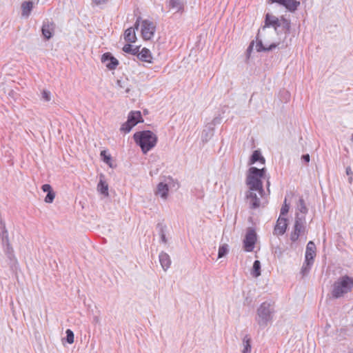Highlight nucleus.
Wrapping results in <instances>:
<instances>
[{
	"instance_id": "f257e3e1",
	"label": "nucleus",
	"mask_w": 353,
	"mask_h": 353,
	"mask_svg": "<svg viewBox=\"0 0 353 353\" xmlns=\"http://www.w3.org/2000/svg\"><path fill=\"white\" fill-rule=\"evenodd\" d=\"M276 312L275 305L273 301H266L263 302L256 310L255 321L259 327L264 329L273 321Z\"/></svg>"
},
{
	"instance_id": "f03ea898",
	"label": "nucleus",
	"mask_w": 353,
	"mask_h": 353,
	"mask_svg": "<svg viewBox=\"0 0 353 353\" xmlns=\"http://www.w3.org/2000/svg\"><path fill=\"white\" fill-rule=\"evenodd\" d=\"M134 139L144 154L152 149L157 143V135L150 130L136 132L134 134Z\"/></svg>"
},
{
	"instance_id": "7ed1b4c3",
	"label": "nucleus",
	"mask_w": 353,
	"mask_h": 353,
	"mask_svg": "<svg viewBox=\"0 0 353 353\" xmlns=\"http://www.w3.org/2000/svg\"><path fill=\"white\" fill-rule=\"evenodd\" d=\"M353 288V278L347 275L341 276L332 285L331 292L332 296L334 299H339L344 294L350 292Z\"/></svg>"
},
{
	"instance_id": "20e7f679",
	"label": "nucleus",
	"mask_w": 353,
	"mask_h": 353,
	"mask_svg": "<svg viewBox=\"0 0 353 353\" xmlns=\"http://www.w3.org/2000/svg\"><path fill=\"white\" fill-rule=\"evenodd\" d=\"M306 234V221L304 215H300L296 213L295 222L294 225V231L290 234V240L296 242L300 236Z\"/></svg>"
},
{
	"instance_id": "39448f33",
	"label": "nucleus",
	"mask_w": 353,
	"mask_h": 353,
	"mask_svg": "<svg viewBox=\"0 0 353 353\" xmlns=\"http://www.w3.org/2000/svg\"><path fill=\"white\" fill-rule=\"evenodd\" d=\"M246 184L249 186L251 191H257L262 194L263 190L261 178L258 174H253L250 168L248 170Z\"/></svg>"
},
{
	"instance_id": "423d86ee",
	"label": "nucleus",
	"mask_w": 353,
	"mask_h": 353,
	"mask_svg": "<svg viewBox=\"0 0 353 353\" xmlns=\"http://www.w3.org/2000/svg\"><path fill=\"white\" fill-rule=\"evenodd\" d=\"M156 26L149 20H143L141 23V34L144 40L151 39L155 32Z\"/></svg>"
},
{
	"instance_id": "0eeeda50",
	"label": "nucleus",
	"mask_w": 353,
	"mask_h": 353,
	"mask_svg": "<svg viewBox=\"0 0 353 353\" xmlns=\"http://www.w3.org/2000/svg\"><path fill=\"white\" fill-rule=\"evenodd\" d=\"M256 241V234L254 229L249 228L243 240L244 249L247 252H252Z\"/></svg>"
},
{
	"instance_id": "6e6552de",
	"label": "nucleus",
	"mask_w": 353,
	"mask_h": 353,
	"mask_svg": "<svg viewBox=\"0 0 353 353\" xmlns=\"http://www.w3.org/2000/svg\"><path fill=\"white\" fill-rule=\"evenodd\" d=\"M56 25L53 21L46 20L43 22L41 33L46 40L50 39L54 33Z\"/></svg>"
},
{
	"instance_id": "1a4fd4ad",
	"label": "nucleus",
	"mask_w": 353,
	"mask_h": 353,
	"mask_svg": "<svg viewBox=\"0 0 353 353\" xmlns=\"http://www.w3.org/2000/svg\"><path fill=\"white\" fill-rule=\"evenodd\" d=\"M3 245L5 246V248H4L5 254H6L7 257L10 260V266L11 269L16 270L17 268L18 263H17V261L16 258L14 257V251H13V249H12L10 243H9V240H8V241H5V243H3Z\"/></svg>"
},
{
	"instance_id": "9d476101",
	"label": "nucleus",
	"mask_w": 353,
	"mask_h": 353,
	"mask_svg": "<svg viewBox=\"0 0 353 353\" xmlns=\"http://www.w3.org/2000/svg\"><path fill=\"white\" fill-rule=\"evenodd\" d=\"M269 1L272 3H279L292 12H295L300 6V2L296 0H269Z\"/></svg>"
},
{
	"instance_id": "9b49d317",
	"label": "nucleus",
	"mask_w": 353,
	"mask_h": 353,
	"mask_svg": "<svg viewBox=\"0 0 353 353\" xmlns=\"http://www.w3.org/2000/svg\"><path fill=\"white\" fill-rule=\"evenodd\" d=\"M101 62L110 70L116 69L119 61L110 52H105L101 57Z\"/></svg>"
},
{
	"instance_id": "f8f14e48",
	"label": "nucleus",
	"mask_w": 353,
	"mask_h": 353,
	"mask_svg": "<svg viewBox=\"0 0 353 353\" xmlns=\"http://www.w3.org/2000/svg\"><path fill=\"white\" fill-rule=\"evenodd\" d=\"M288 227V219L279 216L276 221L273 234L276 236H281L285 234Z\"/></svg>"
},
{
	"instance_id": "ddd939ff",
	"label": "nucleus",
	"mask_w": 353,
	"mask_h": 353,
	"mask_svg": "<svg viewBox=\"0 0 353 353\" xmlns=\"http://www.w3.org/2000/svg\"><path fill=\"white\" fill-rule=\"evenodd\" d=\"M279 19L276 17L270 14L267 13L265 14V25L263 26L262 30H265L266 28L272 26L274 27L275 31L278 30V24L279 22Z\"/></svg>"
},
{
	"instance_id": "4468645a",
	"label": "nucleus",
	"mask_w": 353,
	"mask_h": 353,
	"mask_svg": "<svg viewBox=\"0 0 353 353\" xmlns=\"http://www.w3.org/2000/svg\"><path fill=\"white\" fill-rule=\"evenodd\" d=\"M316 256V245L312 241H309L306 246L305 250V261H312Z\"/></svg>"
},
{
	"instance_id": "2eb2a0df",
	"label": "nucleus",
	"mask_w": 353,
	"mask_h": 353,
	"mask_svg": "<svg viewBox=\"0 0 353 353\" xmlns=\"http://www.w3.org/2000/svg\"><path fill=\"white\" fill-rule=\"evenodd\" d=\"M246 198L249 200L250 208L256 209L259 207L260 199L257 196L256 194L253 192V191L250 190L246 194Z\"/></svg>"
},
{
	"instance_id": "dca6fc26",
	"label": "nucleus",
	"mask_w": 353,
	"mask_h": 353,
	"mask_svg": "<svg viewBox=\"0 0 353 353\" xmlns=\"http://www.w3.org/2000/svg\"><path fill=\"white\" fill-rule=\"evenodd\" d=\"M159 258L162 268L166 271L171 265L170 256L167 253L161 252L159 256Z\"/></svg>"
},
{
	"instance_id": "f3484780",
	"label": "nucleus",
	"mask_w": 353,
	"mask_h": 353,
	"mask_svg": "<svg viewBox=\"0 0 353 353\" xmlns=\"http://www.w3.org/2000/svg\"><path fill=\"white\" fill-rule=\"evenodd\" d=\"M169 188L166 183H159L157 185L156 194L159 195L162 199H166L168 195Z\"/></svg>"
},
{
	"instance_id": "a211bd4d",
	"label": "nucleus",
	"mask_w": 353,
	"mask_h": 353,
	"mask_svg": "<svg viewBox=\"0 0 353 353\" xmlns=\"http://www.w3.org/2000/svg\"><path fill=\"white\" fill-rule=\"evenodd\" d=\"M137 56V58L142 61L152 63L151 52L145 48H143L140 52L139 51Z\"/></svg>"
},
{
	"instance_id": "6ab92c4d",
	"label": "nucleus",
	"mask_w": 353,
	"mask_h": 353,
	"mask_svg": "<svg viewBox=\"0 0 353 353\" xmlns=\"http://www.w3.org/2000/svg\"><path fill=\"white\" fill-rule=\"evenodd\" d=\"M129 123H131L132 125H136L137 123L143 122L141 114L139 111L131 112L128 117Z\"/></svg>"
},
{
	"instance_id": "aec40b11",
	"label": "nucleus",
	"mask_w": 353,
	"mask_h": 353,
	"mask_svg": "<svg viewBox=\"0 0 353 353\" xmlns=\"http://www.w3.org/2000/svg\"><path fill=\"white\" fill-rule=\"evenodd\" d=\"M214 128L212 125L207 126L202 132L201 141L203 143H207L214 135Z\"/></svg>"
},
{
	"instance_id": "412c9836",
	"label": "nucleus",
	"mask_w": 353,
	"mask_h": 353,
	"mask_svg": "<svg viewBox=\"0 0 353 353\" xmlns=\"http://www.w3.org/2000/svg\"><path fill=\"white\" fill-rule=\"evenodd\" d=\"M281 28L282 31L285 34H288L290 32L291 23L290 21L282 17L279 22L278 28Z\"/></svg>"
},
{
	"instance_id": "4be33fe9",
	"label": "nucleus",
	"mask_w": 353,
	"mask_h": 353,
	"mask_svg": "<svg viewBox=\"0 0 353 353\" xmlns=\"http://www.w3.org/2000/svg\"><path fill=\"white\" fill-rule=\"evenodd\" d=\"M124 39L129 43H134L137 40L134 28H128L124 32Z\"/></svg>"
},
{
	"instance_id": "5701e85b",
	"label": "nucleus",
	"mask_w": 353,
	"mask_h": 353,
	"mask_svg": "<svg viewBox=\"0 0 353 353\" xmlns=\"http://www.w3.org/2000/svg\"><path fill=\"white\" fill-rule=\"evenodd\" d=\"M257 161H259L261 163L264 164L265 162V159L261 155V153L259 150H254L250 157L249 164H254Z\"/></svg>"
},
{
	"instance_id": "b1692460",
	"label": "nucleus",
	"mask_w": 353,
	"mask_h": 353,
	"mask_svg": "<svg viewBox=\"0 0 353 353\" xmlns=\"http://www.w3.org/2000/svg\"><path fill=\"white\" fill-rule=\"evenodd\" d=\"M296 210L300 215H305L308 212V208L306 206L304 199L301 197L299 199L296 205Z\"/></svg>"
},
{
	"instance_id": "393cba45",
	"label": "nucleus",
	"mask_w": 353,
	"mask_h": 353,
	"mask_svg": "<svg viewBox=\"0 0 353 353\" xmlns=\"http://www.w3.org/2000/svg\"><path fill=\"white\" fill-rule=\"evenodd\" d=\"M170 8L176 9V12H181L183 10V0H170L168 2Z\"/></svg>"
},
{
	"instance_id": "a878e982",
	"label": "nucleus",
	"mask_w": 353,
	"mask_h": 353,
	"mask_svg": "<svg viewBox=\"0 0 353 353\" xmlns=\"http://www.w3.org/2000/svg\"><path fill=\"white\" fill-rule=\"evenodd\" d=\"M33 8V3L30 1H24L21 4L22 15L28 17Z\"/></svg>"
},
{
	"instance_id": "bb28decb",
	"label": "nucleus",
	"mask_w": 353,
	"mask_h": 353,
	"mask_svg": "<svg viewBox=\"0 0 353 353\" xmlns=\"http://www.w3.org/2000/svg\"><path fill=\"white\" fill-rule=\"evenodd\" d=\"M243 349L242 353H251V338L249 335H245L243 339Z\"/></svg>"
},
{
	"instance_id": "cd10ccee",
	"label": "nucleus",
	"mask_w": 353,
	"mask_h": 353,
	"mask_svg": "<svg viewBox=\"0 0 353 353\" xmlns=\"http://www.w3.org/2000/svg\"><path fill=\"white\" fill-rule=\"evenodd\" d=\"M97 190L101 194L105 196H108L109 195L108 185L105 181L102 180L101 179H100L97 185Z\"/></svg>"
},
{
	"instance_id": "c85d7f7f",
	"label": "nucleus",
	"mask_w": 353,
	"mask_h": 353,
	"mask_svg": "<svg viewBox=\"0 0 353 353\" xmlns=\"http://www.w3.org/2000/svg\"><path fill=\"white\" fill-rule=\"evenodd\" d=\"M277 46L278 44L272 43L268 48H265L263 44L262 41L259 40L257 41L256 42V48L258 52H266L272 50V49L275 48Z\"/></svg>"
},
{
	"instance_id": "c756f323",
	"label": "nucleus",
	"mask_w": 353,
	"mask_h": 353,
	"mask_svg": "<svg viewBox=\"0 0 353 353\" xmlns=\"http://www.w3.org/2000/svg\"><path fill=\"white\" fill-rule=\"evenodd\" d=\"M0 237L2 240V243H4L5 241H8V232L6 229L4 223L0 219Z\"/></svg>"
},
{
	"instance_id": "7c9ffc66",
	"label": "nucleus",
	"mask_w": 353,
	"mask_h": 353,
	"mask_svg": "<svg viewBox=\"0 0 353 353\" xmlns=\"http://www.w3.org/2000/svg\"><path fill=\"white\" fill-rule=\"evenodd\" d=\"M251 274L256 278L261 275V263L259 261H254Z\"/></svg>"
},
{
	"instance_id": "2f4dec72",
	"label": "nucleus",
	"mask_w": 353,
	"mask_h": 353,
	"mask_svg": "<svg viewBox=\"0 0 353 353\" xmlns=\"http://www.w3.org/2000/svg\"><path fill=\"white\" fill-rule=\"evenodd\" d=\"M101 157L104 163L108 164L110 168H112V157L110 154H108L107 153L106 150H102L101 152Z\"/></svg>"
},
{
	"instance_id": "473e14b6",
	"label": "nucleus",
	"mask_w": 353,
	"mask_h": 353,
	"mask_svg": "<svg viewBox=\"0 0 353 353\" xmlns=\"http://www.w3.org/2000/svg\"><path fill=\"white\" fill-rule=\"evenodd\" d=\"M139 47L133 48L132 46L130 43L125 44L123 48V50L125 52L131 54L132 55H137L139 52Z\"/></svg>"
},
{
	"instance_id": "72a5a7b5",
	"label": "nucleus",
	"mask_w": 353,
	"mask_h": 353,
	"mask_svg": "<svg viewBox=\"0 0 353 353\" xmlns=\"http://www.w3.org/2000/svg\"><path fill=\"white\" fill-rule=\"evenodd\" d=\"M313 263H314V261H307L305 260V262L303 263V265L302 266L301 271L303 276H305L309 273V272L311 269V267L313 265Z\"/></svg>"
},
{
	"instance_id": "f704fd0d",
	"label": "nucleus",
	"mask_w": 353,
	"mask_h": 353,
	"mask_svg": "<svg viewBox=\"0 0 353 353\" xmlns=\"http://www.w3.org/2000/svg\"><path fill=\"white\" fill-rule=\"evenodd\" d=\"M228 245L227 244L221 245L219 248L218 258H222L228 253Z\"/></svg>"
},
{
	"instance_id": "c9c22d12",
	"label": "nucleus",
	"mask_w": 353,
	"mask_h": 353,
	"mask_svg": "<svg viewBox=\"0 0 353 353\" xmlns=\"http://www.w3.org/2000/svg\"><path fill=\"white\" fill-rule=\"evenodd\" d=\"M250 168H251L252 172H253V174H258V176H259L261 179L265 178V174L266 172L265 168L259 169L256 167H251Z\"/></svg>"
},
{
	"instance_id": "e433bc0d",
	"label": "nucleus",
	"mask_w": 353,
	"mask_h": 353,
	"mask_svg": "<svg viewBox=\"0 0 353 353\" xmlns=\"http://www.w3.org/2000/svg\"><path fill=\"white\" fill-rule=\"evenodd\" d=\"M132 124L131 123H129V121L127 120L126 122H125L121 127L120 130L121 132H123L125 133H128L130 132L132 128L134 127V125H132Z\"/></svg>"
},
{
	"instance_id": "4c0bfd02",
	"label": "nucleus",
	"mask_w": 353,
	"mask_h": 353,
	"mask_svg": "<svg viewBox=\"0 0 353 353\" xmlns=\"http://www.w3.org/2000/svg\"><path fill=\"white\" fill-rule=\"evenodd\" d=\"M65 334H66V337H65L66 341L69 344L73 343H74V333H73V332L71 330L68 329L65 331Z\"/></svg>"
},
{
	"instance_id": "58836bf2",
	"label": "nucleus",
	"mask_w": 353,
	"mask_h": 353,
	"mask_svg": "<svg viewBox=\"0 0 353 353\" xmlns=\"http://www.w3.org/2000/svg\"><path fill=\"white\" fill-rule=\"evenodd\" d=\"M290 209L289 205L286 203V199H285L284 203L281 209L280 216L283 217L284 215L287 214Z\"/></svg>"
},
{
	"instance_id": "ea45409f",
	"label": "nucleus",
	"mask_w": 353,
	"mask_h": 353,
	"mask_svg": "<svg viewBox=\"0 0 353 353\" xmlns=\"http://www.w3.org/2000/svg\"><path fill=\"white\" fill-rule=\"evenodd\" d=\"M41 98L45 101H50L51 100V93L50 91L44 90L41 92Z\"/></svg>"
},
{
	"instance_id": "a19ab883",
	"label": "nucleus",
	"mask_w": 353,
	"mask_h": 353,
	"mask_svg": "<svg viewBox=\"0 0 353 353\" xmlns=\"http://www.w3.org/2000/svg\"><path fill=\"white\" fill-rule=\"evenodd\" d=\"M54 197L55 193L54 192V191L49 192L48 193H47V195L45 198V202L48 203H51L53 202Z\"/></svg>"
},
{
	"instance_id": "79ce46f5",
	"label": "nucleus",
	"mask_w": 353,
	"mask_h": 353,
	"mask_svg": "<svg viewBox=\"0 0 353 353\" xmlns=\"http://www.w3.org/2000/svg\"><path fill=\"white\" fill-rule=\"evenodd\" d=\"M345 172L346 174L349 176L348 182L351 184L353 181V172L350 167H347Z\"/></svg>"
},
{
	"instance_id": "37998d69",
	"label": "nucleus",
	"mask_w": 353,
	"mask_h": 353,
	"mask_svg": "<svg viewBox=\"0 0 353 353\" xmlns=\"http://www.w3.org/2000/svg\"><path fill=\"white\" fill-rule=\"evenodd\" d=\"M41 190L45 192H47L48 193L49 192H52L53 191L52 187L49 184H44L41 186Z\"/></svg>"
},
{
	"instance_id": "c03bdc74",
	"label": "nucleus",
	"mask_w": 353,
	"mask_h": 353,
	"mask_svg": "<svg viewBox=\"0 0 353 353\" xmlns=\"http://www.w3.org/2000/svg\"><path fill=\"white\" fill-rule=\"evenodd\" d=\"M160 236H161V241L164 243H167V239L165 237V232H164V230L163 228H161L160 230Z\"/></svg>"
},
{
	"instance_id": "a18cd8bd",
	"label": "nucleus",
	"mask_w": 353,
	"mask_h": 353,
	"mask_svg": "<svg viewBox=\"0 0 353 353\" xmlns=\"http://www.w3.org/2000/svg\"><path fill=\"white\" fill-rule=\"evenodd\" d=\"M109 0H92L93 3L96 6H100L106 3Z\"/></svg>"
},
{
	"instance_id": "49530a36",
	"label": "nucleus",
	"mask_w": 353,
	"mask_h": 353,
	"mask_svg": "<svg viewBox=\"0 0 353 353\" xmlns=\"http://www.w3.org/2000/svg\"><path fill=\"white\" fill-rule=\"evenodd\" d=\"M302 160L307 163L310 162V155L308 154H303L301 157Z\"/></svg>"
},
{
	"instance_id": "de8ad7c7",
	"label": "nucleus",
	"mask_w": 353,
	"mask_h": 353,
	"mask_svg": "<svg viewBox=\"0 0 353 353\" xmlns=\"http://www.w3.org/2000/svg\"><path fill=\"white\" fill-rule=\"evenodd\" d=\"M140 20H141V17H138L135 23H134V27L133 28H134V30H138L139 28V23H140Z\"/></svg>"
},
{
	"instance_id": "09e8293b",
	"label": "nucleus",
	"mask_w": 353,
	"mask_h": 353,
	"mask_svg": "<svg viewBox=\"0 0 353 353\" xmlns=\"http://www.w3.org/2000/svg\"><path fill=\"white\" fill-rule=\"evenodd\" d=\"M219 121H220V119H219L218 117L214 118V119H213V121H212V125H216V123H219Z\"/></svg>"
},
{
	"instance_id": "8fccbe9b",
	"label": "nucleus",
	"mask_w": 353,
	"mask_h": 353,
	"mask_svg": "<svg viewBox=\"0 0 353 353\" xmlns=\"http://www.w3.org/2000/svg\"><path fill=\"white\" fill-rule=\"evenodd\" d=\"M117 85H118L119 86H120L121 88H123V85H122V84H121V80H118V81H117Z\"/></svg>"
},
{
	"instance_id": "3c124183",
	"label": "nucleus",
	"mask_w": 353,
	"mask_h": 353,
	"mask_svg": "<svg viewBox=\"0 0 353 353\" xmlns=\"http://www.w3.org/2000/svg\"><path fill=\"white\" fill-rule=\"evenodd\" d=\"M94 321L95 322H98L99 321V318L98 317H95L94 318Z\"/></svg>"
},
{
	"instance_id": "603ef678",
	"label": "nucleus",
	"mask_w": 353,
	"mask_h": 353,
	"mask_svg": "<svg viewBox=\"0 0 353 353\" xmlns=\"http://www.w3.org/2000/svg\"><path fill=\"white\" fill-rule=\"evenodd\" d=\"M129 91H130V89H129V88H127V89L125 90V92H126V93H128V92H129Z\"/></svg>"
},
{
	"instance_id": "864d4df0",
	"label": "nucleus",
	"mask_w": 353,
	"mask_h": 353,
	"mask_svg": "<svg viewBox=\"0 0 353 353\" xmlns=\"http://www.w3.org/2000/svg\"><path fill=\"white\" fill-rule=\"evenodd\" d=\"M351 141L353 142V133H352V137H351Z\"/></svg>"
}]
</instances>
